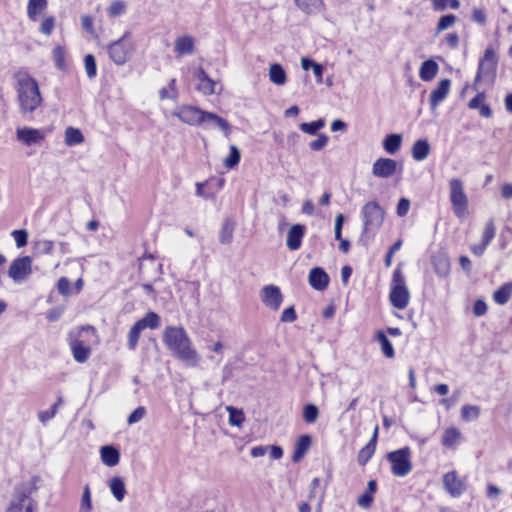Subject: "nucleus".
Returning <instances> with one entry per match:
<instances>
[{
  "mask_svg": "<svg viewBox=\"0 0 512 512\" xmlns=\"http://www.w3.org/2000/svg\"><path fill=\"white\" fill-rule=\"evenodd\" d=\"M163 341L178 359L191 367L198 366L199 354L192 348L191 340L184 328L166 327L163 333Z\"/></svg>",
  "mask_w": 512,
  "mask_h": 512,
  "instance_id": "obj_1",
  "label": "nucleus"
},
{
  "mask_svg": "<svg viewBox=\"0 0 512 512\" xmlns=\"http://www.w3.org/2000/svg\"><path fill=\"white\" fill-rule=\"evenodd\" d=\"M16 91L20 112L23 115L33 113L41 106L43 98L38 82L28 73L17 75Z\"/></svg>",
  "mask_w": 512,
  "mask_h": 512,
  "instance_id": "obj_2",
  "label": "nucleus"
},
{
  "mask_svg": "<svg viewBox=\"0 0 512 512\" xmlns=\"http://www.w3.org/2000/svg\"><path fill=\"white\" fill-rule=\"evenodd\" d=\"M172 114L179 118L182 122L191 126L208 124L211 126L219 127L224 131L226 136H228L230 133V124L226 119L218 116L215 113L201 110L196 106L182 105L175 109Z\"/></svg>",
  "mask_w": 512,
  "mask_h": 512,
  "instance_id": "obj_3",
  "label": "nucleus"
},
{
  "mask_svg": "<svg viewBox=\"0 0 512 512\" xmlns=\"http://www.w3.org/2000/svg\"><path fill=\"white\" fill-rule=\"evenodd\" d=\"M362 236L374 237L384 222L385 211L377 201H368L361 209Z\"/></svg>",
  "mask_w": 512,
  "mask_h": 512,
  "instance_id": "obj_4",
  "label": "nucleus"
},
{
  "mask_svg": "<svg viewBox=\"0 0 512 512\" xmlns=\"http://www.w3.org/2000/svg\"><path fill=\"white\" fill-rule=\"evenodd\" d=\"M38 477H33L30 481L21 483L15 488L13 498L7 512H33L34 501L30 498L31 494L37 490Z\"/></svg>",
  "mask_w": 512,
  "mask_h": 512,
  "instance_id": "obj_5",
  "label": "nucleus"
},
{
  "mask_svg": "<svg viewBox=\"0 0 512 512\" xmlns=\"http://www.w3.org/2000/svg\"><path fill=\"white\" fill-rule=\"evenodd\" d=\"M130 38L131 32L126 31L118 40L107 46L109 58L118 66L124 65L134 51V45Z\"/></svg>",
  "mask_w": 512,
  "mask_h": 512,
  "instance_id": "obj_6",
  "label": "nucleus"
},
{
  "mask_svg": "<svg viewBox=\"0 0 512 512\" xmlns=\"http://www.w3.org/2000/svg\"><path fill=\"white\" fill-rule=\"evenodd\" d=\"M389 299L392 306L400 310L406 308L409 303L410 292L400 268L393 272Z\"/></svg>",
  "mask_w": 512,
  "mask_h": 512,
  "instance_id": "obj_7",
  "label": "nucleus"
},
{
  "mask_svg": "<svg viewBox=\"0 0 512 512\" xmlns=\"http://www.w3.org/2000/svg\"><path fill=\"white\" fill-rule=\"evenodd\" d=\"M387 459L391 463V472L395 476L404 477L412 470L411 450L409 447L389 452Z\"/></svg>",
  "mask_w": 512,
  "mask_h": 512,
  "instance_id": "obj_8",
  "label": "nucleus"
},
{
  "mask_svg": "<svg viewBox=\"0 0 512 512\" xmlns=\"http://www.w3.org/2000/svg\"><path fill=\"white\" fill-rule=\"evenodd\" d=\"M449 189L453 212L458 218H462L468 209V198L464 192L463 182L458 178H453L449 182Z\"/></svg>",
  "mask_w": 512,
  "mask_h": 512,
  "instance_id": "obj_9",
  "label": "nucleus"
},
{
  "mask_svg": "<svg viewBox=\"0 0 512 512\" xmlns=\"http://www.w3.org/2000/svg\"><path fill=\"white\" fill-rule=\"evenodd\" d=\"M32 273V258L30 256L18 257L12 261L8 269V276L15 282L24 281Z\"/></svg>",
  "mask_w": 512,
  "mask_h": 512,
  "instance_id": "obj_10",
  "label": "nucleus"
},
{
  "mask_svg": "<svg viewBox=\"0 0 512 512\" xmlns=\"http://www.w3.org/2000/svg\"><path fill=\"white\" fill-rule=\"evenodd\" d=\"M261 299L265 306L277 311L283 301L281 290L276 285H266L261 290Z\"/></svg>",
  "mask_w": 512,
  "mask_h": 512,
  "instance_id": "obj_11",
  "label": "nucleus"
},
{
  "mask_svg": "<svg viewBox=\"0 0 512 512\" xmlns=\"http://www.w3.org/2000/svg\"><path fill=\"white\" fill-rule=\"evenodd\" d=\"M397 170V161L391 158H378L372 166V174L379 178H389Z\"/></svg>",
  "mask_w": 512,
  "mask_h": 512,
  "instance_id": "obj_12",
  "label": "nucleus"
},
{
  "mask_svg": "<svg viewBox=\"0 0 512 512\" xmlns=\"http://www.w3.org/2000/svg\"><path fill=\"white\" fill-rule=\"evenodd\" d=\"M16 138L27 146L40 143L44 139L41 130L32 127H19L16 129Z\"/></svg>",
  "mask_w": 512,
  "mask_h": 512,
  "instance_id": "obj_13",
  "label": "nucleus"
},
{
  "mask_svg": "<svg viewBox=\"0 0 512 512\" xmlns=\"http://www.w3.org/2000/svg\"><path fill=\"white\" fill-rule=\"evenodd\" d=\"M443 485L452 497H460L466 489L464 482L458 478L455 471H450L443 476Z\"/></svg>",
  "mask_w": 512,
  "mask_h": 512,
  "instance_id": "obj_14",
  "label": "nucleus"
},
{
  "mask_svg": "<svg viewBox=\"0 0 512 512\" xmlns=\"http://www.w3.org/2000/svg\"><path fill=\"white\" fill-rule=\"evenodd\" d=\"M497 65V56L492 47H488L485 50L483 58L480 60L478 65L477 74L475 80L478 81L486 72L492 71Z\"/></svg>",
  "mask_w": 512,
  "mask_h": 512,
  "instance_id": "obj_15",
  "label": "nucleus"
},
{
  "mask_svg": "<svg viewBox=\"0 0 512 512\" xmlns=\"http://www.w3.org/2000/svg\"><path fill=\"white\" fill-rule=\"evenodd\" d=\"M308 281L313 289L323 291L329 284V276L323 268L314 267L309 272Z\"/></svg>",
  "mask_w": 512,
  "mask_h": 512,
  "instance_id": "obj_16",
  "label": "nucleus"
},
{
  "mask_svg": "<svg viewBox=\"0 0 512 512\" xmlns=\"http://www.w3.org/2000/svg\"><path fill=\"white\" fill-rule=\"evenodd\" d=\"M451 81L442 79L438 86L431 92L429 102L432 110H435L447 97L450 91Z\"/></svg>",
  "mask_w": 512,
  "mask_h": 512,
  "instance_id": "obj_17",
  "label": "nucleus"
},
{
  "mask_svg": "<svg viewBox=\"0 0 512 512\" xmlns=\"http://www.w3.org/2000/svg\"><path fill=\"white\" fill-rule=\"evenodd\" d=\"M305 234V226L294 224L288 231L286 245L291 251L298 250L301 247L302 239Z\"/></svg>",
  "mask_w": 512,
  "mask_h": 512,
  "instance_id": "obj_18",
  "label": "nucleus"
},
{
  "mask_svg": "<svg viewBox=\"0 0 512 512\" xmlns=\"http://www.w3.org/2000/svg\"><path fill=\"white\" fill-rule=\"evenodd\" d=\"M378 426L374 428L373 434L369 442L359 451L357 461L361 466L367 464V462L374 455L378 439Z\"/></svg>",
  "mask_w": 512,
  "mask_h": 512,
  "instance_id": "obj_19",
  "label": "nucleus"
},
{
  "mask_svg": "<svg viewBox=\"0 0 512 512\" xmlns=\"http://www.w3.org/2000/svg\"><path fill=\"white\" fill-rule=\"evenodd\" d=\"M196 78L199 83L197 85V90L204 95H212L216 93V85L217 83L212 80L208 74L202 69L199 68L196 73Z\"/></svg>",
  "mask_w": 512,
  "mask_h": 512,
  "instance_id": "obj_20",
  "label": "nucleus"
},
{
  "mask_svg": "<svg viewBox=\"0 0 512 512\" xmlns=\"http://www.w3.org/2000/svg\"><path fill=\"white\" fill-rule=\"evenodd\" d=\"M70 348L73 354V358L78 363H84L88 360L91 350L90 348L79 339H71Z\"/></svg>",
  "mask_w": 512,
  "mask_h": 512,
  "instance_id": "obj_21",
  "label": "nucleus"
},
{
  "mask_svg": "<svg viewBox=\"0 0 512 512\" xmlns=\"http://www.w3.org/2000/svg\"><path fill=\"white\" fill-rule=\"evenodd\" d=\"M432 265L437 276L445 278L450 274V261L446 254L438 253L434 255Z\"/></svg>",
  "mask_w": 512,
  "mask_h": 512,
  "instance_id": "obj_22",
  "label": "nucleus"
},
{
  "mask_svg": "<svg viewBox=\"0 0 512 512\" xmlns=\"http://www.w3.org/2000/svg\"><path fill=\"white\" fill-rule=\"evenodd\" d=\"M195 41L190 35L180 36L175 41L174 50L178 55H189L194 52Z\"/></svg>",
  "mask_w": 512,
  "mask_h": 512,
  "instance_id": "obj_23",
  "label": "nucleus"
},
{
  "mask_svg": "<svg viewBox=\"0 0 512 512\" xmlns=\"http://www.w3.org/2000/svg\"><path fill=\"white\" fill-rule=\"evenodd\" d=\"M311 442L312 439L308 434L301 435L297 439L292 455L293 462H299L304 457L311 445Z\"/></svg>",
  "mask_w": 512,
  "mask_h": 512,
  "instance_id": "obj_24",
  "label": "nucleus"
},
{
  "mask_svg": "<svg viewBox=\"0 0 512 512\" xmlns=\"http://www.w3.org/2000/svg\"><path fill=\"white\" fill-rule=\"evenodd\" d=\"M439 66L433 59L422 62L419 69V77L425 82L431 81L438 73Z\"/></svg>",
  "mask_w": 512,
  "mask_h": 512,
  "instance_id": "obj_25",
  "label": "nucleus"
},
{
  "mask_svg": "<svg viewBox=\"0 0 512 512\" xmlns=\"http://www.w3.org/2000/svg\"><path fill=\"white\" fill-rule=\"evenodd\" d=\"M100 456H101L102 462L109 467H113V466L117 465L120 460L119 450L117 448H115L114 446L107 445V446L101 447Z\"/></svg>",
  "mask_w": 512,
  "mask_h": 512,
  "instance_id": "obj_26",
  "label": "nucleus"
},
{
  "mask_svg": "<svg viewBox=\"0 0 512 512\" xmlns=\"http://www.w3.org/2000/svg\"><path fill=\"white\" fill-rule=\"evenodd\" d=\"M430 150L431 147L428 140L419 139L412 146V157L415 161H424L428 157Z\"/></svg>",
  "mask_w": 512,
  "mask_h": 512,
  "instance_id": "obj_27",
  "label": "nucleus"
},
{
  "mask_svg": "<svg viewBox=\"0 0 512 512\" xmlns=\"http://www.w3.org/2000/svg\"><path fill=\"white\" fill-rule=\"evenodd\" d=\"M48 0H28L27 3V16L35 22L39 19V15L46 10Z\"/></svg>",
  "mask_w": 512,
  "mask_h": 512,
  "instance_id": "obj_28",
  "label": "nucleus"
},
{
  "mask_svg": "<svg viewBox=\"0 0 512 512\" xmlns=\"http://www.w3.org/2000/svg\"><path fill=\"white\" fill-rule=\"evenodd\" d=\"M402 144V135L397 133L388 134L383 140L384 150L394 155L398 152Z\"/></svg>",
  "mask_w": 512,
  "mask_h": 512,
  "instance_id": "obj_29",
  "label": "nucleus"
},
{
  "mask_svg": "<svg viewBox=\"0 0 512 512\" xmlns=\"http://www.w3.org/2000/svg\"><path fill=\"white\" fill-rule=\"evenodd\" d=\"M377 490L376 480L368 481L367 488L363 494H361L357 500V503L362 508H369L373 502V494Z\"/></svg>",
  "mask_w": 512,
  "mask_h": 512,
  "instance_id": "obj_30",
  "label": "nucleus"
},
{
  "mask_svg": "<svg viewBox=\"0 0 512 512\" xmlns=\"http://www.w3.org/2000/svg\"><path fill=\"white\" fill-rule=\"evenodd\" d=\"M269 79L275 85H284L287 81L286 72L279 63H273L269 67Z\"/></svg>",
  "mask_w": 512,
  "mask_h": 512,
  "instance_id": "obj_31",
  "label": "nucleus"
},
{
  "mask_svg": "<svg viewBox=\"0 0 512 512\" xmlns=\"http://www.w3.org/2000/svg\"><path fill=\"white\" fill-rule=\"evenodd\" d=\"M375 340L380 344V348L385 357L391 359L395 356V351L391 341L382 330L375 333Z\"/></svg>",
  "mask_w": 512,
  "mask_h": 512,
  "instance_id": "obj_32",
  "label": "nucleus"
},
{
  "mask_svg": "<svg viewBox=\"0 0 512 512\" xmlns=\"http://www.w3.org/2000/svg\"><path fill=\"white\" fill-rule=\"evenodd\" d=\"M109 488L113 496L117 501H122L126 494V486L124 480L121 477H113L109 481Z\"/></svg>",
  "mask_w": 512,
  "mask_h": 512,
  "instance_id": "obj_33",
  "label": "nucleus"
},
{
  "mask_svg": "<svg viewBox=\"0 0 512 512\" xmlns=\"http://www.w3.org/2000/svg\"><path fill=\"white\" fill-rule=\"evenodd\" d=\"M511 295L512 282H506L494 292L493 300L499 305H504L509 301Z\"/></svg>",
  "mask_w": 512,
  "mask_h": 512,
  "instance_id": "obj_34",
  "label": "nucleus"
},
{
  "mask_svg": "<svg viewBox=\"0 0 512 512\" xmlns=\"http://www.w3.org/2000/svg\"><path fill=\"white\" fill-rule=\"evenodd\" d=\"M136 323L142 328V330L146 328L154 330L160 326V317L157 313L150 311Z\"/></svg>",
  "mask_w": 512,
  "mask_h": 512,
  "instance_id": "obj_35",
  "label": "nucleus"
},
{
  "mask_svg": "<svg viewBox=\"0 0 512 512\" xmlns=\"http://www.w3.org/2000/svg\"><path fill=\"white\" fill-rule=\"evenodd\" d=\"M52 58L57 69L60 71L67 70L66 50L64 46L57 45L52 51Z\"/></svg>",
  "mask_w": 512,
  "mask_h": 512,
  "instance_id": "obj_36",
  "label": "nucleus"
},
{
  "mask_svg": "<svg viewBox=\"0 0 512 512\" xmlns=\"http://www.w3.org/2000/svg\"><path fill=\"white\" fill-rule=\"evenodd\" d=\"M84 141V136L78 128L68 127L65 130V143L68 146H75Z\"/></svg>",
  "mask_w": 512,
  "mask_h": 512,
  "instance_id": "obj_37",
  "label": "nucleus"
},
{
  "mask_svg": "<svg viewBox=\"0 0 512 512\" xmlns=\"http://www.w3.org/2000/svg\"><path fill=\"white\" fill-rule=\"evenodd\" d=\"M302 417L305 423L313 424L319 417V409L313 403H308L303 406Z\"/></svg>",
  "mask_w": 512,
  "mask_h": 512,
  "instance_id": "obj_38",
  "label": "nucleus"
},
{
  "mask_svg": "<svg viewBox=\"0 0 512 512\" xmlns=\"http://www.w3.org/2000/svg\"><path fill=\"white\" fill-rule=\"evenodd\" d=\"M460 435L461 433L457 428H448L444 431L441 442L446 447H452L459 440Z\"/></svg>",
  "mask_w": 512,
  "mask_h": 512,
  "instance_id": "obj_39",
  "label": "nucleus"
},
{
  "mask_svg": "<svg viewBox=\"0 0 512 512\" xmlns=\"http://www.w3.org/2000/svg\"><path fill=\"white\" fill-rule=\"evenodd\" d=\"M324 126L325 120L320 118L316 121L301 123L300 130L309 135H316Z\"/></svg>",
  "mask_w": 512,
  "mask_h": 512,
  "instance_id": "obj_40",
  "label": "nucleus"
},
{
  "mask_svg": "<svg viewBox=\"0 0 512 512\" xmlns=\"http://www.w3.org/2000/svg\"><path fill=\"white\" fill-rule=\"evenodd\" d=\"M240 159H241L240 150L237 148V146L230 145L229 155L225 158L224 165L227 168L232 169L239 164Z\"/></svg>",
  "mask_w": 512,
  "mask_h": 512,
  "instance_id": "obj_41",
  "label": "nucleus"
},
{
  "mask_svg": "<svg viewBox=\"0 0 512 512\" xmlns=\"http://www.w3.org/2000/svg\"><path fill=\"white\" fill-rule=\"evenodd\" d=\"M480 415V407L476 405H464L461 408V417L464 421L476 420Z\"/></svg>",
  "mask_w": 512,
  "mask_h": 512,
  "instance_id": "obj_42",
  "label": "nucleus"
},
{
  "mask_svg": "<svg viewBox=\"0 0 512 512\" xmlns=\"http://www.w3.org/2000/svg\"><path fill=\"white\" fill-rule=\"evenodd\" d=\"M233 230L234 226L230 221H225V223L222 226L219 241L222 244H230L233 240Z\"/></svg>",
  "mask_w": 512,
  "mask_h": 512,
  "instance_id": "obj_43",
  "label": "nucleus"
},
{
  "mask_svg": "<svg viewBox=\"0 0 512 512\" xmlns=\"http://www.w3.org/2000/svg\"><path fill=\"white\" fill-rule=\"evenodd\" d=\"M142 331H143L142 328L137 323H135L131 327V329L128 333V342H127L128 348L130 350H135V348L137 347V344H138V341L140 338V334Z\"/></svg>",
  "mask_w": 512,
  "mask_h": 512,
  "instance_id": "obj_44",
  "label": "nucleus"
},
{
  "mask_svg": "<svg viewBox=\"0 0 512 512\" xmlns=\"http://www.w3.org/2000/svg\"><path fill=\"white\" fill-rule=\"evenodd\" d=\"M227 410L229 412V424L240 427L245 419L242 410L232 406L227 407Z\"/></svg>",
  "mask_w": 512,
  "mask_h": 512,
  "instance_id": "obj_45",
  "label": "nucleus"
},
{
  "mask_svg": "<svg viewBox=\"0 0 512 512\" xmlns=\"http://www.w3.org/2000/svg\"><path fill=\"white\" fill-rule=\"evenodd\" d=\"M84 66L88 78L93 79L97 75V64L96 59L92 54L85 55Z\"/></svg>",
  "mask_w": 512,
  "mask_h": 512,
  "instance_id": "obj_46",
  "label": "nucleus"
},
{
  "mask_svg": "<svg viewBox=\"0 0 512 512\" xmlns=\"http://www.w3.org/2000/svg\"><path fill=\"white\" fill-rule=\"evenodd\" d=\"M455 22L456 16L453 14H446L441 16L437 24L436 32L440 33L446 29H449L455 24Z\"/></svg>",
  "mask_w": 512,
  "mask_h": 512,
  "instance_id": "obj_47",
  "label": "nucleus"
},
{
  "mask_svg": "<svg viewBox=\"0 0 512 512\" xmlns=\"http://www.w3.org/2000/svg\"><path fill=\"white\" fill-rule=\"evenodd\" d=\"M434 10L443 11L447 8L458 9L460 3L458 0H432Z\"/></svg>",
  "mask_w": 512,
  "mask_h": 512,
  "instance_id": "obj_48",
  "label": "nucleus"
},
{
  "mask_svg": "<svg viewBox=\"0 0 512 512\" xmlns=\"http://www.w3.org/2000/svg\"><path fill=\"white\" fill-rule=\"evenodd\" d=\"M496 234V229L492 220L488 221L485 225L483 234H482V244L488 246L491 241L494 239Z\"/></svg>",
  "mask_w": 512,
  "mask_h": 512,
  "instance_id": "obj_49",
  "label": "nucleus"
},
{
  "mask_svg": "<svg viewBox=\"0 0 512 512\" xmlns=\"http://www.w3.org/2000/svg\"><path fill=\"white\" fill-rule=\"evenodd\" d=\"M92 509L91 492L88 485L84 487L79 512H90Z\"/></svg>",
  "mask_w": 512,
  "mask_h": 512,
  "instance_id": "obj_50",
  "label": "nucleus"
},
{
  "mask_svg": "<svg viewBox=\"0 0 512 512\" xmlns=\"http://www.w3.org/2000/svg\"><path fill=\"white\" fill-rule=\"evenodd\" d=\"M297 6L306 13H311L315 9H317L321 0H295Z\"/></svg>",
  "mask_w": 512,
  "mask_h": 512,
  "instance_id": "obj_51",
  "label": "nucleus"
},
{
  "mask_svg": "<svg viewBox=\"0 0 512 512\" xmlns=\"http://www.w3.org/2000/svg\"><path fill=\"white\" fill-rule=\"evenodd\" d=\"M54 27H55V18L53 16H48L42 20L40 27H39V31L42 34L49 36L52 34Z\"/></svg>",
  "mask_w": 512,
  "mask_h": 512,
  "instance_id": "obj_52",
  "label": "nucleus"
},
{
  "mask_svg": "<svg viewBox=\"0 0 512 512\" xmlns=\"http://www.w3.org/2000/svg\"><path fill=\"white\" fill-rule=\"evenodd\" d=\"M11 235L13 236L18 248H22L27 245L28 232L25 229L13 230Z\"/></svg>",
  "mask_w": 512,
  "mask_h": 512,
  "instance_id": "obj_53",
  "label": "nucleus"
},
{
  "mask_svg": "<svg viewBox=\"0 0 512 512\" xmlns=\"http://www.w3.org/2000/svg\"><path fill=\"white\" fill-rule=\"evenodd\" d=\"M58 413L57 405H52L50 409L39 411L38 412V419L43 424L46 425L48 421L53 419L56 414Z\"/></svg>",
  "mask_w": 512,
  "mask_h": 512,
  "instance_id": "obj_54",
  "label": "nucleus"
},
{
  "mask_svg": "<svg viewBox=\"0 0 512 512\" xmlns=\"http://www.w3.org/2000/svg\"><path fill=\"white\" fill-rule=\"evenodd\" d=\"M146 415V408L144 406L137 407L127 418V423L133 425L140 422Z\"/></svg>",
  "mask_w": 512,
  "mask_h": 512,
  "instance_id": "obj_55",
  "label": "nucleus"
},
{
  "mask_svg": "<svg viewBox=\"0 0 512 512\" xmlns=\"http://www.w3.org/2000/svg\"><path fill=\"white\" fill-rule=\"evenodd\" d=\"M328 141L329 138L326 134H319L317 139L309 143V147L313 151H320L327 145Z\"/></svg>",
  "mask_w": 512,
  "mask_h": 512,
  "instance_id": "obj_56",
  "label": "nucleus"
},
{
  "mask_svg": "<svg viewBox=\"0 0 512 512\" xmlns=\"http://www.w3.org/2000/svg\"><path fill=\"white\" fill-rule=\"evenodd\" d=\"M54 248L53 241L50 240H40L36 243V249L41 254H52Z\"/></svg>",
  "mask_w": 512,
  "mask_h": 512,
  "instance_id": "obj_57",
  "label": "nucleus"
},
{
  "mask_svg": "<svg viewBox=\"0 0 512 512\" xmlns=\"http://www.w3.org/2000/svg\"><path fill=\"white\" fill-rule=\"evenodd\" d=\"M125 12V4L122 1H115L108 7V14L111 17L120 16Z\"/></svg>",
  "mask_w": 512,
  "mask_h": 512,
  "instance_id": "obj_58",
  "label": "nucleus"
},
{
  "mask_svg": "<svg viewBox=\"0 0 512 512\" xmlns=\"http://www.w3.org/2000/svg\"><path fill=\"white\" fill-rule=\"evenodd\" d=\"M297 319V314L293 306L287 307L283 310L280 320L285 323L294 322Z\"/></svg>",
  "mask_w": 512,
  "mask_h": 512,
  "instance_id": "obj_59",
  "label": "nucleus"
},
{
  "mask_svg": "<svg viewBox=\"0 0 512 512\" xmlns=\"http://www.w3.org/2000/svg\"><path fill=\"white\" fill-rule=\"evenodd\" d=\"M487 304L484 300L482 299H477L475 302H474V305H473V313L475 316H483L486 314L487 312Z\"/></svg>",
  "mask_w": 512,
  "mask_h": 512,
  "instance_id": "obj_60",
  "label": "nucleus"
},
{
  "mask_svg": "<svg viewBox=\"0 0 512 512\" xmlns=\"http://www.w3.org/2000/svg\"><path fill=\"white\" fill-rule=\"evenodd\" d=\"M409 209H410V201L407 198H401L397 204V210H396L397 215L399 217H403V216L407 215Z\"/></svg>",
  "mask_w": 512,
  "mask_h": 512,
  "instance_id": "obj_61",
  "label": "nucleus"
},
{
  "mask_svg": "<svg viewBox=\"0 0 512 512\" xmlns=\"http://www.w3.org/2000/svg\"><path fill=\"white\" fill-rule=\"evenodd\" d=\"M58 292L62 295H68L70 292V281L66 277H61L57 283Z\"/></svg>",
  "mask_w": 512,
  "mask_h": 512,
  "instance_id": "obj_62",
  "label": "nucleus"
},
{
  "mask_svg": "<svg viewBox=\"0 0 512 512\" xmlns=\"http://www.w3.org/2000/svg\"><path fill=\"white\" fill-rule=\"evenodd\" d=\"M472 20L479 23L480 25H484L486 23V13L483 9H474L472 13Z\"/></svg>",
  "mask_w": 512,
  "mask_h": 512,
  "instance_id": "obj_63",
  "label": "nucleus"
},
{
  "mask_svg": "<svg viewBox=\"0 0 512 512\" xmlns=\"http://www.w3.org/2000/svg\"><path fill=\"white\" fill-rule=\"evenodd\" d=\"M81 24H82V27L83 29L90 33V34H93L94 33V29H93V19L91 16L89 15H83L81 17Z\"/></svg>",
  "mask_w": 512,
  "mask_h": 512,
  "instance_id": "obj_64",
  "label": "nucleus"
}]
</instances>
